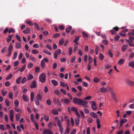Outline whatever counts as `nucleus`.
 <instances>
[{"label":"nucleus","instance_id":"f704fd0d","mask_svg":"<svg viewBox=\"0 0 134 134\" xmlns=\"http://www.w3.org/2000/svg\"><path fill=\"white\" fill-rule=\"evenodd\" d=\"M64 40L63 38H62L59 41V44L61 46L64 43Z\"/></svg>","mask_w":134,"mask_h":134},{"label":"nucleus","instance_id":"6ab92c4d","mask_svg":"<svg viewBox=\"0 0 134 134\" xmlns=\"http://www.w3.org/2000/svg\"><path fill=\"white\" fill-rule=\"evenodd\" d=\"M23 100L25 102H27L29 101V99L27 97L25 94H24L22 96Z\"/></svg>","mask_w":134,"mask_h":134},{"label":"nucleus","instance_id":"58836bf2","mask_svg":"<svg viewBox=\"0 0 134 134\" xmlns=\"http://www.w3.org/2000/svg\"><path fill=\"white\" fill-rule=\"evenodd\" d=\"M13 37L12 35H10L8 36V37L7 38V42L8 43H9L11 41Z\"/></svg>","mask_w":134,"mask_h":134},{"label":"nucleus","instance_id":"09e8293b","mask_svg":"<svg viewBox=\"0 0 134 134\" xmlns=\"http://www.w3.org/2000/svg\"><path fill=\"white\" fill-rule=\"evenodd\" d=\"M72 48L71 47H69L68 49V52L70 55H71L72 52Z\"/></svg>","mask_w":134,"mask_h":134},{"label":"nucleus","instance_id":"c03bdc74","mask_svg":"<svg viewBox=\"0 0 134 134\" xmlns=\"http://www.w3.org/2000/svg\"><path fill=\"white\" fill-rule=\"evenodd\" d=\"M20 117V115L18 114H17L15 115L16 119V121H18Z\"/></svg>","mask_w":134,"mask_h":134},{"label":"nucleus","instance_id":"6e6552de","mask_svg":"<svg viewBox=\"0 0 134 134\" xmlns=\"http://www.w3.org/2000/svg\"><path fill=\"white\" fill-rule=\"evenodd\" d=\"M10 113V118L11 121L12 122H13V117L14 115V112L13 110L11 109L9 111Z\"/></svg>","mask_w":134,"mask_h":134},{"label":"nucleus","instance_id":"7c9ffc66","mask_svg":"<svg viewBox=\"0 0 134 134\" xmlns=\"http://www.w3.org/2000/svg\"><path fill=\"white\" fill-rule=\"evenodd\" d=\"M30 118L31 120L34 123L36 121L34 119V115L33 114H31L30 115Z\"/></svg>","mask_w":134,"mask_h":134},{"label":"nucleus","instance_id":"a878e982","mask_svg":"<svg viewBox=\"0 0 134 134\" xmlns=\"http://www.w3.org/2000/svg\"><path fill=\"white\" fill-rule=\"evenodd\" d=\"M51 113L55 115H58V111L55 109H53L52 110Z\"/></svg>","mask_w":134,"mask_h":134},{"label":"nucleus","instance_id":"6e6d98bb","mask_svg":"<svg viewBox=\"0 0 134 134\" xmlns=\"http://www.w3.org/2000/svg\"><path fill=\"white\" fill-rule=\"evenodd\" d=\"M57 64L56 62H55L53 64L52 66V68L53 69H55L57 67Z\"/></svg>","mask_w":134,"mask_h":134},{"label":"nucleus","instance_id":"69168bd1","mask_svg":"<svg viewBox=\"0 0 134 134\" xmlns=\"http://www.w3.org/2000/svg\"><path fill=\"white\" fill-rule=\"evenodd\" d=\"M60 92L63 93V94H64V95H66V91H65L63 89H62V88H61L60 89Z\"/></svg>","mask_w":134,"mask_h":134},{"label":"nucleus","instance_id":"0eeeda50","mask_svg":"<svg viewBox=\"0 0 134 134\" xmlns=\"http://www.w3.org/2000/svg\"><path fill=\"white\" fill-rule=\"evenodd\" d=\"M61 53V51L60 49H58L56 50L54 53V58L56 59L57 58L58 55L60 54Z\"/></svg>","mask_w":134,"mask_h":134},{"label":"nucleus","instance_id":"9d476101","mask_svg":"<svg viewBox=\"0 0 134 134\" xmlns=\"http://www.w3.org/2000/svg\"><path fill=\"white\" fill-rule=\"evenodd\" d=\"M43 134H53L52 131L50 129H45L43 131Z\"/></svg>","mask_w":134,"mask_h":134},{"label":"nucleus","instance_id":"72a5a7b5","mask_svg":"<svg viewBox=\"0 0 134 134\" xmlns=\"http://www.w3.org/2000/svg\"><path fill=\"white\" fill-rule=\"evenodd\" d=\"M124 62V59H122L120 60L118 62V64L119 65H121Z\"/></svg>","mask_w":134,"mask_h":134},{"label":"nucleus","instance_id":"b1692460","mask_svg":"<svg viewBox=\"0 0 134 134\" xmlns=\"http://www.w3.org/2000/svg\"><path fill=\"white\" fill-rule=\"evenodd\" d=\"M34 25L35 26V28L37 31H39L40 30V28L38 24L35 23H34Z\"/></svg>","mask_w":134,"mask_h":134},{"label":"nucleus","instance_id":"37998d69","mask_svg":"<svg viewBox=\"0 0 134 134\" xmlns=\"http://www.w3.org/2000/svg\"><path fill=\"white\" fill-rule=\"evenodd\" d=\"M29 59L30 60L34 62H35L36 61V60L35 58L32 57V55L30 56Z\"/></svg>","mask_w":134,"mask_h":134},{"label":"nucleus","instance_id":"4c0bfd02","mask_svg":"<svg viewBox=\"0 0 134 134\" xmlns=\"http://www.w3.org/2000/svg\"><path fill=\"white\" fill-rule=\"evenodd\" d=\"M34 92H32L30 94V97L31 102H32L33 100L34 97Z\"/></svg>","mask_w":134,"mask_h":134},{"label":"nucleus","instance_id":"49530a36","mask_svg":"<svg viewBox=\"0 0 134 134\" xmlns=\"http://www.w3.org/2000/svg\"><path fill=\"white\" fill-rule=\"evenodd\" d=\"M104 56L102 53H100L99 54V58L100 60H102L104 58Z\"/></svg>","mask_w":134,"mask_h":134},{"label":"nucleus","instance_id":"393cba45","mask_svg":"<svg viewBox=\"0 0 134 134\" xmlns=\"http://www.w3.org/2000/svg\"><path fill=\"white\" fill-rule=\"evenodd\" d=\"M14 104L15 105V107H18L19 104V103L18 100L16 99L14 101Z\"/></svg>","mask_w":134,"mask_h":134},{"label":"nucleus","instance_id":"e2e57ef3","mask_svg":"<svg viewBox=\"0 0 134 134\" xmlns=\"http://www.w3.org/2000/svg\"><path fill=\"white\" fill-rule=\"evenodd\" d=\"M4 119L5 122H7L8 121V116L7 114H5L4 115Z\"/></svg>","mask_w":134,"mask_h":134},{"label":"nucleus","instance_id":"f3484780","mask_svg":"<svg viewBox=\"0 0 134 134\" xmlns=\"http://www.w3.org/2000/svg\"><path fill=\"white\" fill-rule=\"evenodd\" d=\"M127 121L126 119H121L120 122V127H121Z\"/></svg>","mask_w":134,"mask_h":134},{"label":"nucleus","instance_id":"473e14b6","mask_svg":"<svg viewBox=\"0 0 134 134\" xmlns=\"http://www.w3.org/2000/svg\"><path fill=\"white\" fill-rule=\"evenodd\" d=\"M33 78V76L31 74H29L27 77V80H30L32 79Z\"/></svg>","mask_w":134,"mask_h":134},{"label":"nucleus","instance_id":"9b49d317","mask_svg":"<svg viewBox=\"0 0 134 134\" xmlns=\"http://www.w3.org/2000/svg\"><path fill=\"white\" fill-rule=\"evenodd\" d=\"M61 101L62 102H63L65 104H68L70 103V100L67 98L62 99L61 100Z\"/></svg>","mask_w":134,"mask_h":134},{"label":"nucleus","instance_id":"a18cd8bd","mask_svg":"<svg viewBox=\"0 0 134 134\" xmlns=\"http://www.w3.org/2000/svg\"><path fill=\"white\" fill-rule=\"evenodd\" d=\"M82 34L83 37L84 38H86L88 37V35L85 32H82Z\"/></svg>","mask_w":134,"mask_h":134},{"label":"nucleus","instance_id":"f257e3e1","mask_svg":"<svg viewBox=\"0 0 134 134\" xmlns=\"http://www.w3.org/2000/svg\"><path fill=\"white\" fill-rule=\"evenodd\" d=\"M73 101L74 103L76 104H78L79 105L83 106V108H86L88 107L87 105L88 102L80 98H78L76 97H74L73 98ZM84 111L86 114H88L89 113V110L86 108L84 109Z\"/></svg>","mask_w":134,"mask_h":134},{"label":"nucleus","instance_id":"c85d7f7f","mask_svg":"<svg viewBox=\"0 0 134 134\" xmlns=\"http://www.w3.org/2000/svg\"><path fill=\"white\" fill-rule=\"evenodd\" d=\"M75 123L76 125L78 126L80 122V119L79 118H76L75 119Z\"/></svg>","mask_w":134,"mask_h":134},{"label":"nucleus","instance_id":"4d7b16f0","mask_svg":"<svg viewBox=\"0 0 134 134\" xmlns=\"http://www.w3.org/2000/svg\"><path fill=\"white\" fill-rule=\"evenodd\" d=\"M26 23L27 24H29V25L31 26H32L33 25L32 22L31 21L29 20H27L26 21Z\"/></svg>","mask_w":134,"mask_h":134},{"label":"nucleus","instance_id":"338daca9","mask_svg":"<svg viewBox=\"0 0 134 134\" xmlns=\"http://www.w3.org/2000/svg\"><path fill=\"white\" fill-rule=\"evenodd\" d=\"M40 68L39 67L37 66L35 69V71L36 72H37L39 71Z\"/></svg>","mask_w":134,"mask_h":134},{"label":"nucleus","instance_id":"ea45409f","mask_svg":"<svg viewBox=\"0 0 134 134\" xmlns=\"http://www.w3.org/2000/svg\"><path fill=\"white\" fill-rule=\"evenodd\" d=\"M22 78L21 76L19 77L16 80V83L17 84H19L21 81V80Z\"/></svg>","mask_w":134,"mask_h":134},{"label":"nucleus","instance_id":"2eb2a0df","mask_svg":"<svg viewBox=\"0 0 134 134\" xmlns=\"http://www.w3.org/2000/svg\"><path fill=\"white\" fill-rule=\"evenodd\" d=\"M128 35L130 41H132L133 40H134V37L132 36L131 32H129Z\"/></svg>","mask_w":134,"mask_h":134},{"label":"nucleus","instance_id":"c756f323","mask_svg":"<svg viewBox=\"0 0 134 134\" xmlns=\"http://www.w3.org/2000/svg\"><path fill=\"white\" fill-rule=\"evenodd\" d=\"M100 92L103 93H105L107 91V89L105 87H102L100 89Z\"/></svg>","mask_w":134,"mask_h":134},{"label":"nucleus","instance_id":"4be33fe9","mask_svg":"<svg viewBox=\"0 0 134 134\" xmlns=\"http://www.w3.org/2000/svg\"><path fill=\"white\" fill-rule=\"evenodd\" d=\"M36 99L39 100L40 101H41L42 99V97L40 93H38L36 96Z\"/></svg>","mask_w":134,"mask_h":134},{"label":"nucleus","instance_id":"2f4dec72","mask_svg":"<svg viewBox=\"0 0 134 134\" xmlns=\"http://www.w3.org/2000/svg\"><path fill=\"white\" fill-rule=\"evenodd\" d=\"M26 65H24L21 68H19L18 70V71H20V72H23L25 68Z\"/></svg>","mask_w":134,"mask_h":134},{"label":"nucleus","instance_id":"5fc2aeb1","mask_svg":"<svg viewBox=\"0 0 134 134\" xmlns=\"http://www.w3.org/2000/svg\"><path fill=\"white\" fill-rule=\"evenodd\" d=\"M12 74H10L7 77H6L5 80H8L10 79L12 77Z\"/></svg>","mask_w":134,"mask_h":134},{"label":"nucleus","instance_id":"7ed1b4c3","mask_svg":"<svg viewBox=\"0 0 134 134\" xmlns=\"http://www.w3.org/2000/svg\"><path fill=\"white\" fill-rule=\"evenodd\" d=\"M46 75L44 73H42L39 77V81L42 83L45 82L46 80Z\"/></svg>","mask_w":134,"mask_h":134},{"label":"nucleus","instance_id":"cd10ccee","mask_svg":"<svg viewBox=\"0 0 134 134\" xmlns=\"http://www.w3.org/2000/svg\"><path fill=\"white\" fill-rule=\"evenodd\" d=\"M97 124V128L99 129L100 127V121L99 119H97L96 120Z\"/></svg>","mask_w":134,"mask_h":134},{"label":"nucleus","instance_id":"a19ab883","mask_svg":"<svg viewBox=\"0 0 134 134\" xmlns=\"http://www.w3.org/2000/svg\"><path fill=\"white\" fill-rule=\"evenodd\" d=\"M88 63L89 64H91L92 63L93 61V59L91 57L90 55H89L88 56Z\"/></svg>","mask_w":134,"mask_h":134},{"label":"nucleus","instance_id":"a211bd4d","mask_svg":"<svg viewBox=\"0 0 134 134\" xmlns=\"http://www.w3.org/2000/svg\"><path fill=\"white\" fill-rule=\"evenodd\" d=\"M23 33L25 34H27L30 33V30L29 28L28 27L26 28V29L23 31Z\"/></svg>","mask_w":134,"mask_h":134},{"label":"nucleus","instance_id":"20e7f679","mask_svg":"<svg viewBox=\"0 0 134 134\" xmlns=\"http://www.w3.org/2000/svg\"><path fill=\"white\" fill-rule=\"evenodd\" d=\"M13 47L12 45V43L9 45L8 48V52L7 53V56H10L12 54V51L13 50Z\"/></svg>","mask_w":134,"mask_h":134},{"label":"nucleus","instance_id":"5701e85b","mask_svg":"<svg viewBox=\"0 0 134 134\" xmlns=\"http://www.w3.org/2000/svg\"><path fill=\"white\" fill-rule=\"evenodd\" d=\"M128 65L129 66L131 67L132 68H134V61H132L129 63Z\"/></svg>","mask_w":134,"mask_h":134},{"label":"nucleus","instance_id":"bb28decb","mask_svg":"<svg viewBox=\"0 0 134 134\" xmlns=\"http://www.w3.org/2000/svg\"><path fill=\"white\" fill-rule=\"evenodd\" d=\"M127 48V45H124L122 46L121 48V50L124 52L125 51Z\"/></svg>","mask_w":134,"mask_h":134},{"label":"nucleus","instance_id":"39448f33","mask_svg":"<svg viewBox=\"0 0 134 134\" xmlns=\"http://www.w3.org/2000/svg\"><path fill=\"white\" fill-rule=\"evenodd\" d=\"M110 93L111 94L112 97L114 101L115 102H117V99L114 92L113 90H111L110 91Z\"/></svg>","mask_w":134,"mask_h":134},{"label":"nucleus","instance_id":"4468645a","mask_svg":"<svg viewBox=\"0 0 134 134\" xmlns=\"http://www.w3.org/2000/svg\"><path fill=\"white\" fill-rule=\"evenodd\" d=\"M126 83L130 86H133V82L131 81L128 79H126Z\"/></svg>","mask_w":134,"mask_h":134},{"label":"nucleus","instance_id":"dca6fc26","mask_svg":"<svg viewBox=\"0 0 134 134\" xmlns=\"http://www.w3.org/2000/svg\"><path fill=\"white\" fill-rule=\"evenodd\" d=\"M15 47L17 49H21L22 47V45L19 43L16 42L15 43Z\"/></svg>","mask_w":134,"mask_h":134},{"label":"nucleus","instance_id":"f03ea898","mask_svg":"<svg viewBox=\"0 0 134 134\" xmlns=\"http://www.w3.org/2000/svg\"><path fill=\"white\" fill-rule=\"evenodd\" d=\"M58 117H56L55 118V121L57 120V125L59 127V130L61 134H62L64 131V128L62 126V123L61 120L60 119H58Z\"/></svg>","mask_w":134,"mask_h":134},{"label":"nucleus","instance_id":"13d9d810","mask_svg":"<svg viewBox=\"0 0 134 134\" xmlns=\"http://www.w3.org/2000/svg\"><path fill=\"white\" fill-rule=\"evenodd\" d=\"M71 110L72 111L75 112V113L78 111L76 107H71Z\"/></svg>","mask_w":134,"mask_h":134},{"label":"nucleus","instance_id":"ddd939ff","mask_svg":"<svg viewBox=\"0 0 134 134\" xmlns=\"http://www.w3.org/2000/svg\"><path fill=\"white\" fill-rule=\"evenodd\" d=\"M93 102L91 105V107L92 109L94 110H96L97 109V108L96 107V104L95 102L94 101H92Z\"/></svg>","mask_w":134,"mask_h":134},{"label":"nucleus","instance_id":"1a4fd4ad","mask_svg":"<svg viewBox=\"0 0 134 134\" xmlns=\"http://www.w3.org/2000/svg\"><path fill=\"white\" fill-rule=\"evenodd\" d=\"M53 102L55 104H58L59 106H61L62 104L58 99H57L55 98H53Z\"/></svg>","mask_w":134,"mask_h":134},{"label":"nucleus","instance_id":"e433bc0d","mask_svg":"<svg viewBox=\"0 0 134 134\" xmlns=\"http://www.w3.org/2000/svg\"><path fill=\"white\" fill-rule=\"evenodd\" d=\"M72 29L71 26H70L66 28L65 29V31L66 32L69 33Z\"/></svg>","mask_w":134,"mask_h":134},{"label":"nucleus","instance_id":"c9c22d12","mask_svg":"<svg viewBox=\"0 0 134 134\" xmlns=\"http://www.w3.org/2000/svg\"><path fill=\"white\" fill-rule=\"evenodd\" d=\"M51 82L52 84L55 86H56L58 85V82L55 80H52Z\"/></svg>","mask_w":134,"mask_h":134},{"label":"nucleus","instance_id":"f8f14e48","mask_svg":"<svg viewBox=\"0 0 134 134\" xmlns=\"http://www.w3.org/2000/svg\"><path fill=\"white\" fill-rule=\"evenodd\" d=\"M37 86V84L35 80L33 81L31 84L30 87L31 88H33L36 87Z\"/></svg>","mask_w":134,"mask_h":134},{"label":"nucleus","instance_id":"423d86ee","mask_svg":"<svg viewBox=\"0 0 134 134\" xmlns=\"http://www.w3.org/2000/svg\"><path fill=\"white\" fill-rule=\"evenodd\" d=\"M119 28L117 26H115L113 28V29L111 30H110V31L111 32V34L113 35H114L115 34L117 31L119 30Z\"/></svg>","mask_w":134,"mask_h":134},{"label":"nucleus","instance_id":"680f3d73","mask_svg":"<svg viewBox=\"0 0 134 134\" xmlns=\"http://www.w3.org/2000/svg\"><path fill=\"white\" fill-rule=\"evenodd\" d=\"M38 51L36 49L32 50L31 51V53L32 54H36L38 53Z\"/></svg>","mask_w":134,"mask_h":134},{"label":"nucleus","instance_id":"774afa93","mask_svg":"<svg viewBox=\"0 0 134 134\" xmlns=\"http://www.w3.org/2000/svg\"><path fill=\"white\" fill-rule=\"evenodd\" d=\"M26 81V79L25 77H24L22 79L21 82L22 83H24Z\"/></svg>","mask_w":134,"mask_h":134},{"label":"nucleus","instance_id":"79ce46f5","mask_svg":"<svg viewBox=\"0 0 134 134\" xmlns=\"http://www.w3.org/2000/svg\"><path fill=\"white\" fill-rule=\"evenodd\" d=\"M41 66L42 69H43L45 66V63L44 60H42L41 61Z\"/></svg>","mask_w":134,"mask_h":134},{"label":"nucleus","instance_id":"aec40b11","mask_svg":"<svg viewBox=\"0 0 134 134\" xmlns=\"http://www.w3.org/2000/svg\"><path fill=\"white\" fill-rule=\"evenodd\" d=\"M79 38L80 37L76 36L75 40L73 41V42H74L76 44H79L77 41L79 40Z\"/></svg>","mask_w":134,"mask_h":134},{"label":"nucleus","instance_id":"8fccbe9b","mask_svg":"<svg viewBox=\"0 0 134 134\" xmlns=\"http://www.w3.org/2000/svg\"><path fill=\"white\" fill-rule=\"evenodd\" d=\"M60 34L59 33H57L54 34L53 35V37L54 38H57L58 37L60 36Z\"/></svg>","mask_w":134,"mask_h":134},{"label":"nucleus","instance_id":"3c124183","mask_svg":"<svg viewBox=\"0 0 134 134\" xmlns=\"http://www.w3.org/2000/svg\"><path fill=\"white\" fill-rule=\"evenodd\" d=\"M108 55L111 58H112L113 57V54L111 52L110 50H109L108 51Z\"/></svg>","mask_w":134,"mask_h":134},{"label":"nucleus","instance_id":"052dcab7","mask_svg":"<svg viewBox=\"0 0 134 134\" xmlns=\"http://www.w3.org/2000/svg\"><path fill=\"white\" fill-rule=\"evenodd\" d=\"M60 85L63 87H66V85H67V84H65L63 82L60 81Z\"/></svg>","mask_w":134,"mask_h":134},{"label":"nucleus","instance_id":"bf43d9fd","mask_svg":"<svg viewBox=\"0 0 134 134\" xmlns=\"http://www.w3.org/2000/svg\"><path fill=\"white\" fill-rule=\"evenodd\" d=\"M8 97L9 98L11 99H13V93L11 92H10L8 94Z\"/></svg>","mask_w":134,"mask_h":134},{"label":"nucleus","instance_id":"603ef678","mask_svg":"<svg viewBox=\"0 0 134 134\" xmlns=\"http://www.w3.org/2000/svg\"><path fill=\"white\" fill-rule=\"evenodd\" d=\"M7 50V48L6 47H4L2 50V53H4V52H6Z\"/></svg>","mask_w":134,"mask_h":134},{"label":"nucleus","instance_id":"412c9836","mask_svg":"<svg viewBox=\"0 0 134 134\" xmlns=\"http://www.w3.org/2000/svg\"><path fill=\"white\" fill-rule=\"evenodd\" d=\"M90 115L93 118H96L97 115L95 113L93 112H91L90 113Z\"/></svg>","mask_w":134,"mask_h":134},{"label":"nucleus","instance_id":"864d4df0","mask_svg":"<svg viewBox=\"0 0 134 134\" xmlns=\"http://www.w3.org/2000/svg\"><path fill=\"white\" fill-rule=\"evenodd\" d=\"M54 93L57 95L59 96L60 94L59 91L57 90H55L54 91Z\"/></svg>","mask_w":134,"mask_h":134},{"label":"nucleus","instance_id":"de8ad7c7","mask_svg":"<svg viewBox=\"0 0 134 134\" xmlns=\"http://www.w3.org/2000/svg\"><path fill=\"white\" fill-rule=\"evenodd\" d=\"M44 118L46 121H48L49 120V117L47 115H44Z\"/></svg>","mask_w":134,"mask_h":134},{"label":"nucleus","instance_id":"0e129e2a","mask_svg":"<svg viewBox=\"0 0 134 134\" xmlns=\"http://www.w3.org/2000/svg\"><path fill=\"white\" fill-rule=\"evenodd\" d=\"M14 109L15 111L17 112H20L21 113V109H19L18 108V107H15Z\"/></svg>","mask_w":134,"mask_h":134}]
</instances>
